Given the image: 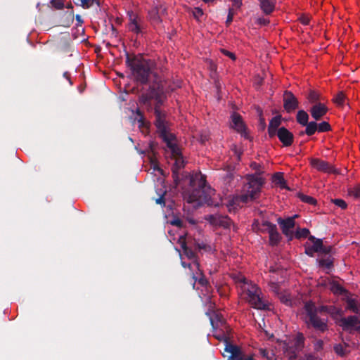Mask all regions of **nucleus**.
I'll list each match as a JSON object with an SVG mask.
<instances>
[{
	"mask_svg": "<svg viewBox=\"0 0 360 360\" xmlns=\"http://www.w3.org/2000/svg\"><path fill=\"white\" fill-rule=\"evenodd\" d=\"M165 98L166 96L162 85L155 82L149 86L147 92L141 95L139 101L148 110L154 111L155 116V125L159 136L166 143L167 148H169L172 155L175 158L182 156V153L179 147L174 143L176 139L174 134L167 131L166 113L160 109Z\"/></svg>",
	"mask_w": 360,
	"mask_h": 360,
	"instance_id": "f257e3e1",
	"label": "nucleus"
},
{
	"mask_svg": "<svg viewBox=\"0 0 360 360\" xmlns=\"http://www.w3.org/2000/svg\"><path fill=\"white\" fill-rule=\"evenodd\" d=\"M250 167L256 172L247 176L248 182L243 187V193L229 201L227 207L230 212L232 209L240 206V203L245 204L254 201L260 195L262 187L264 184V179L260 176L262 173L261 165L257 162H252Z\"/></svg>",
	"mask_w": 360,
	"mask_h": 360,
	"instance_id": "f03ea898",
	"label": "nucleus"
},
{
	"mask_svg": "<svg viewBox=\"0 0 360 360\" xmlns=\"http://www.w3.org/2000/svg\"><path fill=\"white\" fill-rule=\"evenodd\" d=\"M126 65L130 68L135 81L141 84H146L153 74L150 60L130 56L127 53Z\"/></svg>",
	"mask_w": 360,
	"mask_h": 360,
	"instance_id": "7ed1b4c3",
	"label": "nucleus"
},
{
	"mask_svg": "<svg viewBox=\"0 0 360 360\" xmlns=\"http://www.w3.org/2000/svg\"><path fill=\"white\" fill-rule=\"evenodd\" d=\"M189 176V184L192 191L188 196V203L194 202H202L206 198L205 192L210 190L207 186L205 178L200 174H195Z\"/></svg>",
	"mask_w": 360,
	"mask_h": 360,
	"instance_id": "20e7f679",
	"label": "nucleus"
},
{
	"mask_svg": "<svg viewBox=\"0 0 360 360\" xmlns=\"http://www.w3.org/2000/svg\"><path fill=\"white\" fill-rule=\"evenodd\" d=\"M304 310L305 312L304 320L307 328H312L319 332H324L328 329L327 319L318 316L314 302H307L304 304Z\"/></svg>",
	"mask_w": 360,
	"mask_h": 360,
	"instance_id": "39448f33",
	"label": "nucleus"
},
{
	"mask_svg": "<svg viewBox=\"0 0 360 360\" xmlns=\"http://www.w3.org/2000/svg\"><path fill=\"white\" fill-rule=\"evenodd\" d=\"M217 339L224 341L225 347L222 355L228 360H255L252 355H246L241 347L232 344L229 338L224 334L221 336L216 335Z\"/></svg>",
	"mask_w": 360,
	"mask_h": 360,
	"instance_id": "423d86ee",
	"label": "nucleus"
},
{
	"mask_svg": "<svg viewBox=\"0 0 360 360\" xmlns=\"http://www.w3.org/2000/svg\"><path fill=\"white\" fill-rule=\"evenodd\" d=\"M260 289L255 285H252L246 290L247 300L255 309L266 310L268 306L260 297Z\"/></svg>",
	"mask_w": 360,
	"mask_h": 360,
	"instance_id": "0eeeda50",
	"label": "nucleus"
},
{
	"mask_svg": "<svg viewBox=\"0 0 360 360\" xmlns=\"http://www.w3.org/2000/svg\"><path fill=\"white\" fill-rule=\"evenodd\" d=\"M128 29L136 34H141L145 32L146 25L143 20L133 12L129 13Z\"/></svg>",
	"mask_w": 360,
	"mask_h": 360,
	"instance_id": "6e6552de",
	"label": "nucleus"
},
{
	"mask_svg": "<svg viewBox=\"0 0 360 360\" xmlns=\"http://www.w3.org/2000/svg\"><path fill=\"white\" fill-rule=\"evenodd\" d=\"M304 344V337L302 333H298L292 345V346H287L285 352L288 354L290 360L295 359L297 357V353L300 351Z\"/></svg>",
	"mask_w": 360,
	"mask_h": 360,
	"instance_id": "1a4fd4ad",
	"label": "nucleus"
},
{
	"mask_svg": "<svg viewBox=\"0 0 360 360\" xmlns=\"http://www.w3.org/2000/svg\"><path fill=\"white\" fill-rule=\"evenodd\" d=\"M277 222L280 225L282 233L289 238V240H291L293 238V231L292 229L295 226V221H294V217H288L286 219H283L279 217L277 219Z\"/></svg>",
	"mask_w": 360,
	"mask_h": 360,
	"instance_id": "9d476101",
	"label": "nucleus"
},
{
	"mask_svg": "<svg viewBox=\"0 0 360 360\" xmlns=\"http://www.w3.org/2000/svg\"><path fill=\"white\" fill-rule=\"evenodd\" d=\"M205 219L212 225L223 226L226 229L229 228L232 224L231 219L228 216L218 214L207 215Z\"/></svg>",
	"mask_w": 360,
	"mask_h": 360,
	"instance_id": "9b49d317",
	"label": "nucleus"
},
{
	"mask_svg": "<svg viewBox=\"0 0 360 360\" xmlns=\"http://www.w3.org/2000/svg\"><path fill=\"white\" fill-rule=\"evenodd\" d=\"M231 127L238 133H240L241 136H243L245 139H249L250 136L248 135V133L247 131L245 124H244L242 120V117L239 114L233 112L231 115Z\"/></svg>",
	"mask_w": 360,
	"mask_h": 360,
	"instance_id": "f8f14e48",
	"label": "nucleus"
},
{
	"mask_svg": "<svg viewBox=\"0 0 360 360\" xmlns=\"http://www.w3.org/2000/svg\"><path fill=\"white\" fill-rule=\"evenodd\" d=\"M299 102L295 95L289 91L283 94V108L288 112H291L298 108Z\"/></svg>",
	"mask_w": 360,
	"mask_h": 360,
	"instance_id": "ddd939ff",
	"label": "nucleus"
},
{
	"mask_svg": "<svg viewBox=\"0 0 360 360\" xmlns=\"http://www.w3.org/2000/svg\"><path fill=\"white\" fill-rule=\"evenodd\" d=\"M167 9L162 5L155 6L148 11V19L153 25H160L162 22L160 14H165Z\"/></svg>",
	"mask_w": 360,
	"mask_h": 360,
	"instance_id": "4468645a",
	"label": "nucleus"
},
{
	"mask_svg": "<svg viewBox=\"0 0 360 360\" xmlns=\"http://www.w3.org/2000/svg\"><path fill=\"white\" fill-rule=\"evenodd\" d=\"M311 165L319 172L326 173H336V169L328 162L319 158H312L310 161Z\"/></svg>",
	"mask_w": 360,
	"mask_h": 360,
	"instance_id": "2eb2a0df",
	"label": "nucleus"
},
{
	"mask_svg": "<svg viewBox=\"0 0 360 360\" xmlns=\"http://www.w3.org/2000/svg\"><path fill=\"white\" fill-rule=\"evenodd\" d=\"M309 240L313 243V245H305V254L309 257H313L315 252H320L321 249L323 247V240L319 238H316L314 236H309Z\"/></svg>",
	"mask_w": 360,
	"mask_h": 360,
	"instance_id": "dca6fc26",
	"label": "nucleus"
},
{
	"mask_svg": "<svg viewBox=\"0 0 360 360\" xmlns=\"http://www.w3.org/2000/svg\"><path fill=\"white\" fill-rule=\"evenodd\" d=\"M277 136L283 146H290L294 141V135L284 127H280L277 131Z\"/></svg>",
	"mask_w": 360,
	"mask_h": 360,
	"instance_id": "f3484780",
	"label": "nucleus"
},
{
	"mask_svg": "<svg viewBox=\"0 0 360 360\" xmlns=\"http://www.w3.org/2000/svg\"><path fill=\"white\" fill-rule=\"evenodd\" d=\"M328 111V107L323 103L313 105L309 110L311 117L316 121L321 120L322 117L326 115Z\"/></svg>",
	"mask_w": 360,
	"mask_h": 360,
	"instance_id": "a211bd4d",
	"label": "nucleus"
},
{
	"mask_svg": "<svg viewBox=\"0 0 360 360\" xmlns=\"http://www.w3.org/2000/svg\"><path fill=\"white\" fill-rule=\"evenodd\" d=\"M185 166V162L183 159V156H180L178 158H175V162L172 167V177L174 179V181L177 186L180 183V177H179V170L181 168H184Z\"/></svg>",
	"mask_w": 360,
	"mask_h": 360,
	"instance_id": "6ab92c4d",
	"label": "nucleus"
},
{
	"mask_svg": "<svg viewBox=\"0 0 360 360\" xmlns=\"http://www.w3.org/2000/svg\"><path fill=\"white\" fill-rule=\"evenodd\" d=\"M276 1L277 0H259L260 9L265 15H271L275 10Z\"/></svg>",
	"mask_w": 360,
	"mask_h": 360,
	"instance_id": "aec40b11",
	"label": "nucleus"
},
{
	"mask_svg": "<svg viewBox=\"0 0 360 360\" xmlns=\"http://www.w3.org/2000/svg\"><path fill=\"white\" fill-rule=\"evenodd\" d=\"M333 349L337 355L343 357L350 353L351 347L348 343L342 342L338 344H335L333 346Z\"/></svg>",
	"mask_w": 360,
	"mask_h": 360,
	"instance_id": "412c9836",
	"label": "nucleus"
},
{
	"mask_svg": "<svg viewBox=\"0 0 360 360\" xmlns=\"http://www.w3.org/2000/svg\"><path fill=\"white\" fill-rule=\"evenodd\" d=\"M270 230H269V244L271 246L277 245L281 239V234L278 233L276 225H269Z\"/></svg>",
	"mask_w": 360,
	"mask_h": 360,
	"instance_id": "4be33fe9",
	"label": "nucleus"
},
{
	"mask_svg": "<svg viewBox=\"0 0 360 360\" xmlns=\"http://www.w3.org/2000/svg\"><path fill=\"white\" fill-rule=\"evenodd\" d=\"M340 322L342 326L345 328H352L360 323L358 318L355 316H349L346 318H342Z\"/></svg>",
	"mask_w": 360,
	"mask_h": 360,
	"instance_id": "5701e85b",
	"label": "nucleus"
},
{
	"mask_svg": "<svg viewBox=\"0 0 360 360\" xmlns=\"http://www.w3.org/2000/svg\"><path fill=\"white\" fill-rule=\"evenodd\" d=\"M347 309L352 312L360 314V304L356 299L348 297L346 300Z\"/></svg>",
	"mask_w": 360,
	"mask_h": 360,
	"instance_id": "b1692460",
	"label": "nucleus"
},
{
	"mask_svg": "<svg viewBox=\"0 0 360 360\" xmlns=\"http://www.w3.org/2000/svg\"><path fill=\"white\" fill-rule=\"evenodd\" d=\"M309 115L304 110H300L296 115V120L298 124L303 126L307 124L309 122Z\"/></svg>",
	"mask_w": 360,
	"mask_h": 360,
	"instance_id": "393cba45",
	"label": "nucleus"
},
{
	"mask_svg": "<svg viewBox=\"0 0 360 360\" xmlns=\"http://www.w3.org/2000/svg\"><path fill=\"white\" fill-rule=\"evenodd\" d=\"M273 181L281 188H287L285 180L283 178V173L276 172L273 175Z\"/></svg>",
	"mask_w": 360,
	"mask_h": 360,
	"instance_id": "a878e982",
	"label": "nucleus"
},
{
	"mask_svg": "<svg viewBox=\"0 0 360 360\" xmlns=\"http://www.w3.org/2000/svg\"><path fill=\"white\" fill-rule=\"evenodd\" d=\"M307 98L309 103H313L314 105L316 103H321V95L317 91L314 90H311L308 95L307 96Z\"/></svg>",
	"mask_w": 360,
	"mask_h": 360,
	"instance_id": "bb28decb",
	"label": "nucleus"
},
{
	"mask_svg": "<svg viewBox=\"0 0 360 360\" xmlns=\"http://www.w3.org/2000/svg\"><path fill=\"white\" fill-rule=\"evenodd\" d=\"M303 126L306 127L304 132L307 136H312L317 131V122H316V120L308 122L307 124Z\"/></svg>",
	"mask_w": 360,
	"mask_h": 360,
	"instance_id": "cd10ccee",
	"label": "nucleus"
},
{
	"mask_svg": "<svg viewBox=\"0 0 360 360\" xmlns=\"http://www.w3.org/2000/svg\"><path fill=\"white\" fill-rule=\"evenodd\" d=\"M309 234H310V231L308 229L298 228L297 229L295 233V234L293 233V237H295L297 239L305 238H309V236H310Z\"/></svg>",
	"mask_w": 360,
	"mask_h": 360,
	"instance_id": "c85d7f7f",
	"label": "nucleus"
},
{
	"mask_svg": "<svg viewBox=\"0 0 360 360\" xmlns=\"http://www.w3.org/2000/svg\"><path fill=\"white\" fill-rule=\"evenodd\" d=\"M333 102L338 106H342L345 101V95L343 91H339L333 98Z\"/></svg>",
	"mask_w": 360,
	"mask_h": 360,
	"instance_id": "c756f323",
	"label": "nucleus"
},
{
	"mask_svg": "<svg viewBox=\"0 0 360 360\" xmlns=\"http://www.w3.org/2000/svg\"><path fill=\"white\" fill-rule=\"evenodd\" d=\"M269 225H274V224L268 221H264L261 224H258L257 225V229L261 233H269L270 226Z\"/></svg>",
	"mask_w": 360,
	"mask_h": 360,
	"instance_id": "7c9ffc66",
	"label": "nucleus"
},
{
	"mask_svg": "<svg viewBox=\"0 0 360 360\" xmlns=\"http://www.w3.org/2000/svg\"><path fill=\"white\" fill-rule=\"evenodd\" d=\"M281 124V115H276L271 118L269 122V128H273L276 129H278L279 126Z\"/></svg>",
	"mask_w": 360,
	"mask_h": 360,
	"instance_id": "2f4dec72",
	"label": "nucleus"
},
{
	"mask_svg": "<svg viewBox=\"0 0 360 360\" xmlns=\"http://www.w3.org/2000/svg\"><path fill=\"white\" fill-rule=\"evenodd\" d=\"M331 291L336 295H345L347 293V291L338 283H333L332 285Z\"/></svg>",
	"mask_w": 360,
	"mask_h": 360,
	"instance_id": "473e14b6",
	"label": "nucleus"
},
{
	"mask_svg": "<svg viewBox=\"0 0 360 360\" xmlns=\"http://www.w3.org/2000/svg\"><path fill=\"white\" fill-rule=\"evenodd\" d=\"M332 128L330 124L326 121L317 123V131L319 132H327L331 131Z\"/></svg>",
	"mask_w": 360,
	"mask_h": 360,
	"instance_id": "72a5a7b5",
	"label": "nucleus"
},
{
	"mask_svg": "<svg viewBox=\"0 0 360 360\" xmlns=\"http://www.w3.org/2000/svg\"><path fill=\"white\" fill-rule=\"evenodd\" d=\"M96 0H77L75 4L82 6L83 8L86 9L90 8Z\"/></svg>",
	"mask_w": 360,
	"mask_h": 360,
	"instance_id": "f704fd0d",
	"label": "nucleus"
},
{
	"mask_svg": "<svg viewBox=\"0 0 360 360\" xmlns=\"http://www.w3.org/2000/svg\"><path fill=\"white\" fill-rule=\"evenodd\" d=\"M299 198L302 202L308 203L309 205H315L316 203V200L315 198L307 195L300 194Z\"/></svg>",
	"mask_w": 360,
	"mask_h": 360,
	"instance_id": "c9c22d12",
	"label": "nucleus"
},
{
	"mask_svg": "<svg viewBox=\"0 0 360 360\" xmlns=\"http://www.w3.org/2000/svg\"><path fill=\"white\" fill-rule=\"evenodd\" d=\"M349 195L353 196L354 198H360V185H357L353 188H351L348 191Z\"/></svg>",
	"mask_w": 360,
	"mask_h": 360,
	"instance_id": "e433bc0d",
	"label": "nucleus"
},
{
	"mask_svg": "<svg viewBox=\"0 0 360 360\" xmlns=\"http://www.w3.org/2000/svg\"><path fill=\"white\" fill-rule=\"evenodd\" d=\"M320 266L325 267L326 269H330L333 267V261L330 258L321 259L319 261Z\"/></svg>",
	"mask_w": 360,
	"mask_h": 360,
	"instance_id": "4c0bfd02",
	"label": "nucleus"
},
{
	"mask_svg": "<svg viewBox=\"0 0 360 360\" xmlns=\"http://www.w3.org/2000/svg\"><path fill=\"white\" fill-rule=\"evenodd\" d=\"M158 194L159 195V198L155 199V202L157 204L162 205V207H165V195L166 194V191H161L160 193H158Z\"/></svg>",
	"mask_w": 360,
	"mask_h": 360,
	"instance_id": "58836bf2",
	"label": "nucleus"
},
{
	"mask_svg": "<svg viewBox=\"0 0 360 360\" xmlns=\"http://www.w3.org/2000/svg\"><path fill=\"white\" fill-rule=\"evenodd\" d=\"M333 203H334L338 207L345 210L347 208V205L346 202L342 199L335 198L332 200Z\"/></svg>",
	"mask_w": 360,
	"mask_h": 360,
	"instance_id": "ea45409f",
	"label": "nucleus"
},
{
	"mask_svg": "<svg viewBox=\"0 0 360 360\" xmlns=\"http://www.w3.org/2000/svg\"><path fill=\"white\" fill-rule=\"evenodd\" d=\"M203 15L202 10L199 7H195L193 11V15L197 20H200V18Z\"/></svg>",
	"mask_w": 360,
	"mask_h": 360,
	"instance_id": "a19ab883",
	"label": "nucleus"
},
{
	"mask_svg": "<svg viewBox=\"0 0 360 360\" xmlns=\"http://www.w3.org/2000/svg\"><path fill=\"white\" fill-rule=\"evenodd\" d=\"M51 4L56 9H61L64 6V4L61 0H51Z\"/></svg>",
	"mask_w": 360,
	"mask_h": 360,
	"instance_id": "79ce46f5",
	"label": "nucleus"
},
{
	"mask_svg": "<svg viewBox=\"0 0 360 360\" xmlns=\"http://www.w3.org/2000/svg\"><path fill=\"white\" fill-rule=\"evenodd\" d=\"M233 10L232 8H230L229 10L228 16H227V18L226 20V26H229L231 23V22L233 21Z\"/></svg>",
	"mask_w": 360,
	"mask_h": 360,
	"instance_id": "37998d69",
	"label": "nucleus"
},
{
	"mask_svg": "<svg viewBox=\"0 0 360 360\" xmlns=\"http://www.w3.org/2000/svg\"><path fill=\"white\" fill-rule=\"evenodd\" d=\"M221 53L225 55L226 56H228L231 59H232L233 60H236V55L232 53V52H230L228 50H226V49H221Z\"/></svg>",
	"mask_w": 360,
	"mask_h": 360,
	"instance_id": "c03bdc74",
	"label": "nucleus"
},
{
	"mask_svg": "<svg viewBox=\"0 0 360 360\" xmlns=\"http://www.w3.org/2000/svg\"><path fill=\"white\" fill-rule=\"evenodd\" d=\"M323 342L321 340H318L314 344V349L316 351H320L323 349Z\"/></svg>",
	"mask_w": 360,
	"mask_h": 360,
	"instance_id": "a18cd8bd",
	"label": "nucleus"
},
{
	"mask_svg": "<svg viewBox=\"0 0 360 360\" xmlns=\"http://www.w3.org/2000/svg\"><path fill=\"white\" fill-rule=\"evenodd\" d=\"M171 224L176 226L177 227H182L183 226V221L180 219H174L171 221Z\"/></svg>",
	"mask_w": 360,
	"mask_h": 360,
	"instance_id": "49530a36",
	"label": "nucleus"
},
{
	"mask_svg": "<svg viewBox=\"0 0 360 360\" xmlns=\"http://www.w3.org/2000/svg\"><path fill=\"white\" fill-rule=\"evenodd\" d=\"M331 250H332V247L331 246H324L323 245V247L321 249L320 252L327 255V254H329L331 252Z\"/></svg>",
	"mask_w": 360,
	"mask_h": 360,
	"instance_id": "de8ad7c7",
	"label": "nucleus"
},
{
	"mask_svg": "<svg viewBox=\"0 0 360 360\" xmlns=\"http://www.w3.org/2000/svg\"><path fill=\"white\" fill-rule=\"evenodd\" d=\"M278 129L268 127V134L270 138L277 136Z\"/></svg>",
	"mask_w": 360,
	"mask_h": 360,
	"instance_id": "09e8293b",
	"label": "nucleus"
},
{
	"mask_svg": "<svg viewBox=\"0 0 360 360\" xmlns=\"http://www.w3.org/2000/svg\"><path fill=\"white\" fill-rule=\"evenodd\" d=\"M73 20H74V13H73V11H72L68 14V22L67 25H65V26L69 27L73 22Z\"/></svg>",
	"mask_w": 360,
	"mask_h": 360,
	"instance_id": "8fccbe9b",
	"label": "nucleus"
},
{
	"mask_svg": "<svg viewBox=\"0 0 360 360\" xmlns=\"http://www.w3.org/2000/svg\"><path fill=\"white\" fill-rule=\"evenodd\" d=\"M258 23L262 25H267L269 23V20L268 19L264 18H259L258 20Z\"/></svg>",
	"mask_w": 360,
	"mask_h": 360,
	"instance_id": "3c124183",
	"label": "nucleus"
},
{
	"mask_svg": "<svg viewBox=\"0 0 360 360\" xmlns=\"http://www.w3.org/2000/svg\"><path fill=\"white\" fill-rule=\"evenodd\" d=\"M316 314H319V313H321L323 311H327L328 307L327 306H321V307H317L316 306Z\"/></svg>",
	"mask_w": 360,
	"mask_h": 360,
	"instance_id": "603ef678",
	"label": "nucleus"
},
{
	"mask_svg": "<svg viewBox=\"0 0 360 360\" xmlns=\"http://www.w3.org/2000/svg\"><path fill=\"white\" fill-rule=\"evenodd\" d=\"M198 283H199L201 285H202V286H205V285H207V283H208V282H207V279H206L204 276H202L201 278H199V280H198Z\"/></svg>",
	"mask_w": 360,
	"mask_h": 360,
	"instance_id": "864d4df0",
	"label": "nucleus"
},
{
	"mask_svg": "<svg viewBox=\"0 0 360 360\" xmlns=\"http://www.w3.org/2000/svg\"><path fill=\"white\" fill-rule=\"evenodd\" d=\"M63 77L67 79L68 80L69 83L70 85H72V82L71 81V79H70V73L68 72H65L63 73Z\"/></svg>",
	"mask_w": 360,
	"mask_h": 360,
	"instance_id": "5fc2aeb1",
	"label": "nucleus"
},
{
	"mask_svg": "<svg viewBox=\"0 0 360 360\" xmlns=\"http://www.w3.org/2000/svg\"><path fill=\"white\" fill-rule=\"evenodd\" d=\"M196 245L199 250H206L207 248L208 247L206 244H205L203 243H198L196 244Z\"/></svg>",
	"mask_w": 360,
	"mask_h": 360,
	"instance_id": "6e6d98bb",
	"label": "nucleus"
},
{
	"mask_svg": "<svg viewBox=\"0 0 360 360\" xmlns=\"http://www.w3.org/2000/svg\"><path fill=\"white\" fill-rule=\"evenodd\" d=\"M233 6L240 8L242 6V0H233Z\"/></svg>",
	"mask_w": 360,
	"mask_h": 360,
	"instance_id": "4d7b16f0",
	"label": "nucleus"
},
{
	"mask_svg": "<svg viewBox=\"0 0 360 360\" xmlns=\"http://www.w3.org/2000/svg\"><path fill=\"white\" fill-rule=\"evenodd\" d=\"M75 19H76V20L77 22V25H82L83 23V20H82L81 15H79L78 14L76 15Z\"/></svg>",
	"mask_w": 360,
	"mask_h": 360,
	"instance_id": "13d9d810",
	"label": "nucleus"
},
{
	"mask_svg": "<svg viewBox=\"0 0 360 360\" xmlns=\"http://www.w3.org/2000/svg\"><path fill=\"white\" fill-rule=\"evenodd\" d=\"M260 122H261L262 128V129H264L266 127V123L264 122V120L263 118H261Z\"/></svg>",
	"mask_w": 360,
	"mask_h": 360,
	"instance_id": "bf43d9fd",
	"label": "nucleus"
},
{
	"mask_svg": "<svg viewBox=\"0 0 360 360\" xmlns=\"http://www.w3.org/2000/svg\"><path fill=\"white\" fill-rule=\"evenodd\" d=\"M217 318L219 319V321L221 324L224 323V320L222 318H219L218 315H217Z\"/></svg>",
	"mask_w": 360,
	"mask_h": 360,
	"instance_id": "052dcab7",
	"label": "nucleus"
},
{
	"mask_svg": "<svg viewBox=\"0 0 360 360\" xmlns=\"http://www.w3.org/2000/svg\"><path fill=\"white\" fill-rule=\"evenodd\" d=\"M304 134H306L304 131H301L299 132V136H303Z\"/></svg>",
	"mask_w": 360,
	"mask_h": 360,
	"instance_id": "680f3d73",
	"label": "nucleus"
},
{
	"mask_svg": "<svg viewBox=\"0 0 360 360\" xmlns=\"http://www.w3.org/2000/svg\"><path fill=\"white\" fill-rule=\"evenodd\" d=\"M266 353H267V352H266V350H262V355H263L264 356H266Z\"/></svg>",
	"mask_w": 360,
	"mask_h": 360,
	"instance_id": "e2e57ef3",
	"label": "nucleus"
},
{
	"mask_svg": "<svg viewBox=\"0 0 360 360\" xmlns=\"http://www.w3.org/2000/svg\"><path fill=\"white\" fill-rule=\"evenodd\" d=\"M181 247H182V248L185 250V252H186L187 248H186V245H185V244H183V245H181Z\"/></svg>",
	"mask_w": 360,
	"mask_h": 360,
	"instance_id": "0e129e2a",
	"label": "nucleus"
},
{
	"mask_svg": "<svg viewBox=\"0 0 360 360\" xmlns=\"http://www.w3.org/2000/svg\"><path fill=\"white\" fill-rule=\"evenodd\" d=\"M67 8H72H72H73V6H72V4H68V5L67 6Z\"/></svg>",
	"mask_w": 360,
	"mask_h": 360,
	"instance_id": "69168bd1",
	"label": "nucleus"
},
{
	"mask_svg": "<svg viewBox=\"0 0 360 360\" xmlns=\"http://www.w3.org/2000/svg\"><path fill=\"white\" fill-rule=\"evenodd\" d=\"M194 266L199 270V264L198 262L194 263Z\"/></svg>",
	"mask_w": 360,
	"mask_h": 360,
	"instance_id": "338daca9",
	"label": "nucleus"
},
{
	"mask_svg": "<svg viewBox=\"0 0 360 360\" xmlns=\"http://www.w3.org/2000/svg\"><path fill=\"white\" fill-rule=\"evenodd\" d=\"M292 217H294V220L295 219V218L298 217V215L297 214H295L294 216H292Z\"/></svg>",
	"mask_w": 360,
	"mask_h": 360,
	"instance_id": "774afa93",
	"label": "nucleus"
}]
</instances>
